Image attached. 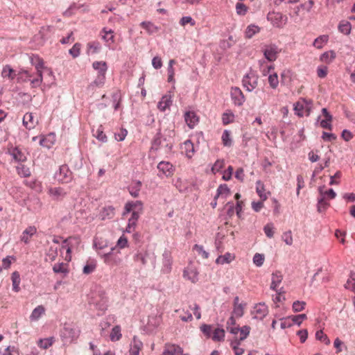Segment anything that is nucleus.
Here are the masks:
<instances>
[{
    "label": "nucleus",
    "mask_w": 355,
    "mask_h": 355,
    "mask_svg": "<svg viewBox=\"0 0 355 355\" xmlns=\"http://www.w3.org/2000/svg\"><path fill=\"white\" fill-rule=\"evenodd\" d=\"M230 95L235 105L241 106L245 102V96L242 91L237 87H232Z\"/></svg>",
    "instance_id": "obj_7"
},
{
    "label": "nucleus",
    "mask_w": 355,
    "mask_h": 355,
    "mask_svg": "<svg viewBox=\"0 0 355 355\" xmlns=\"http://www.w3.org/2000/svg\"><path fill=\"white\" fill-rule=\"evenodd\" d=\"M59 180L62 182H68L71 180V173L69 171L67 165L60 167Z\"/></svg>",
    "instance_id": "obj_17"
},
{
    "label": "nucleus",
    "mask_w": 355,
    "mask_h": 355,
    "mask_svg": "<svg viewBox=\"0 0 355 355\" xmlns=\"http://www.w3.org/2000/svg\"><path fill=\"white\" fill-rule=\"evenodd\" d=\"M1 76L3 78H8L10 80H13L15 78V73L14 70L10 65H6L3 68V70L1 71Z\"/></svg>",
    "instance_id": "obj_34"
},
{
    "label": "nucleus",
    "mask_w": 355,
    "mask_h": 355,
    "mask_svg": "<svg viewBox=\"0 0 355 355\" xmlns=\"http://www.w3.org/2000/svg\"><path fill=\"white\" fill-rule=\"evenodd\" d=\"M256 191L262 201H265L268 198V195L270 193L265 192V186L261 180L256 182Z\"/></svg>",
    "instance_id": "obj_19"
},
{
    "label": "nucleus",
    "mask_w": 355,
    "mask_h": 355,
    "mask_svg": "<svg viewBox=\"0 0 355 355\" xmlns=\"http://www.w3.org/2000/svg\"><path fill=\"white\" fill-rule=\"evenodd\" d=\"M181 149L182 152H184L186 156L188 158H191L194 155V146L193 144L191 141V140H187L185 141L182 146Z\"/></svg>",
    "instance_id": "obj_16"
},
{
    "label": "nucleus",
    "mask_w": 355,
    "mask_h": 355,
    "mask_svg": "<svg viewBox=\"0 0 355 355\" xmlns=\"http://www.w3.org/2000/svg\"><path fill=\"white\" fill-rule=\"evenodd\" d=\"M12 282V290L15 292H18L19 291V284H20V275L18 272L15 271L12 273L11 276Z\"/></svg>",
    "instance_id": "obj_36"
},
{
    "label": "nucleus",
    "mask_w": 355,
    "mask_h": 355,
    "mask_svg": "<svg viewBox=\"0 0 355 355\" xmlns=\"http://www.w3.org/2000/svg\"><path fill=\"white\" fill-rule=\"evenodd\" d=\"M234 115L232 112H225L222 116V121L224 125H227L234 121Z\"/></svg>",
    "instance_id": "obj_53"
},
{
    "label": "nucleus",
    "mask_w": 355,
    "mask_h": 355,
    "mask_svg": "<svg viewBox=\"0 0 355 355\" xmlns=\"http://www.w3.org/2000/svg\"><path fill=\"white\" fill-rule=\"evenodd\" d=\"M162 272L164 273H169L171 270L172 266V257L171 252L168 250H165L162 254Z\"/></svg>",
    "instance_id": "obj_10"
},
{
    "label": "nucleus",
    "mask_w": 355,
    "mask_h": 355,
    "mask_svg": "<svg viewBox=\"0 0 355 355\" xmlns=\"http://www.w3.org/2000/svg\"><path fill=\"white\" fill-rule=\"evenodd\" d=\"M316 339L323 342L326 345L330 344V340L328 338L327 336L322 331H318L315 334Z\"/></svg>",
    "instance_id": "obj_50"
},
{
    "label": "nucleus",
    "mask_w": 355,
    "mask_h": 355,
    "mask_svg": "<svg viewBox=\"0 0 355 355\" xmlns=\"http://www.w3.org/2000/svg\"><path fill=\"white\" fill-rule=\"evenodd\" d=\"M124 209L123 216H125L128 213L135 211H137V213L141 214L143 212V203L140 200L128 202L125 205Z\"/></svg>",
    "instance_id": "obj_8"
},
{
    "label": "nucleus",
    "mask_w": 355,
    "mask_h": 355,
    "mask_svg": "<svg viewBox=\"0 0 355 355\" xmlns=\"http://www.w3.org/2000/svg\"><path fill=\"white\" fill-rule=\"evenodd\" d=\"M172 104V99L171 95H164L162 97L161 100L157 104V108L161 112H164L167 108H169Z\"/></svg>",
    "instance_id": "obj_15"
},
{
    "label": "nucleus",
    "mask_w": 355,
    "mask_h": 355,
    "mask_svg": "<svg viewBox=\"0 0 355 355\" xmlns=\"http://www.w3.org/2000/svg\"><path fill=\"white\" fill-rule=\"evenodd\" d=\"M16 169L17 174L23 178L29 177L31 174L30 168L23 164H19Z\"/></svg>",
    "instance_id": "obj_30"
},
{
    "label": "nucleus",
    "mask_w": 355,
    "mask_h": 355,
    "mask_svg": "<svg viewBox=\"0 0 355 355\" xmlns=\"http://www.w3.org/2000/svg\"><path fill=\"white\" fill-rule=\"evenodd\" d=\"M193 250H196L198 254L201 256L203 259H207L209 257V252L204 250L202 245H200L198 244L194 245Z\"/></svg>",
    "instance_id": "obj_52"
},
{
    "label": "nucleus",
    "mask_w": 355,
    "mask_h": 355,
    "mask_svg": "<svg viewBox=\"0 0 355 355\" xmlns=\"http://www.w3.org/2000/svg\"><path fill=\"white\" fill-rule=\"evenodd\" d=\"M230 193V188L227 187L226 184H222L219 185L217 189V193L215 196V199L218 198L220 196H227Z\"/></svg>",
    "instance_id": "obj_37"
},
{
    "label": "nucleus",
    "mask_w": 355,
    "mask_h": 355,
    "mask_svg": "<svg viewBox=\"0 0 355 355\" xmlns=\"http://www.w3.org/2000/svg\"><path fill=\"white\" fill-rule=\"evenodd\" d=\"M264 259L263 254L256 253L253 257V262L257 266L260 267L263 264Z\"/></svg>",
    "instance_id": "obj_54"
},
{
    "label": "nucleus",
    "mask_w": 355,
    "mask_h": 355,
    "mask_svg": "<svg viewBox=\"0 0 355 355\" xmlns=\"http://www.w3.org/2000/svg\"><path fill=\"white\" fill-rule=\"evenodd\" d=\"M306 318V316L305 314L287 317L281 320V327L282 329H286L291 327L294 324L300 325Z\"/></svg>",
    "instance_id": "obj_4"
},
{
    "label": "nucleus",
    "mask_w": 355,
    "mask_h": 355,
    "mask_svg": "<svg viewBox=\"0 0 355 355\" xmlns=\"http://www.w3.org/2000/svg\"><path fill=\"white\" fill-rule=\"evenodd\" d=\"M157 168L166 177L172 175L174 172L173 166L168 162H160L157 165Z\"/></svg>",
    "instance_id": "obj_13"
},
{
    "label": "nucleus",
    "mask_w": 355,
    "mask_h": 355,
    "mask_svg": "<svg viewBox=\"0 0 355 355\" xmlns=\"http://www.w3.org/2000/svg\"><path fill=\"white\" fill-rule=\"evenodd\" d=\"M80 44L79 43H76L73 47L69 50V53L72 55L73 58H76L80 55Z\"/></svg>",
    "instance_id": "obj_58"
},
{
    "label": "nucleus",
    "mask_w": 355,
    "mask_h": 355,
    "mask_svg": "<svg viewBox=\"0 0 355 355\" xmlns=\"http://www.w3.org/2000/svg\"><path fill=\"white\" fill-rule=\"evenodd\" d=\"M184 119L189 128H193L198 121V118L193 112H187L184 114Z\"/></svg>",
    "instance_id": "obj_20"
},
{
    "label": "nucleus",
    "mask_w": 355,
    "mask_h": 355,
    "mask_svg": "<svg viewBox=\"0 0 355 355\" xmlns=\"http://www.w3.org/2000/svg\"><path fill=\"white\" fill-rule=\"evenodd\" d=\"M228 331L234 335V338H237L238 341L240 343L243 340H244L249 335L250 328L248 326H243L241 328H239L238 327L234 328H228Z\"/></svg>",
    "instance_id": "obj_5"
},
{
    "label": "nucleus",
    "mask_w": 355,
    "mask_h": 355,
    "mask_svg": "<svg viewBox=\"0 0 355 355\" xmlns=\"http://www.w3.org/2000/svg\"><path fill=\"white\" fill-rule=\"evenodd\" d=\"M234 259V256L229 252H227L224 255L218 256L216 260V263L218 264L230 263Z\"/></svg>",
    "instance_id": "obj_29"
},
{
    "label": "nucleus",
    "mask_w": 355,
    "mask_h": 355,
    "mask_svg": "<svg viewBox=\"0 0 355 355\" xmlns=\"http://www.w3.org/2000/svg\"><path fill=\"white\" fill-rule=\"evenodd\" d=\"M140 26L149 34L155 33L159 31V28L151 21H142Z\"/></svg>",
    "instance_id": "obj_25"
},
{
    "label": "nucleus",
    "mask_w": 355,
    "mask_h": 355,
    "mask_svg": "<svg viewBox=\"0 0 355 355\" xmlns=\"http://www.w3.org/2000/svg\"><path fill=\"white\" fill-rule=\"evenodd\" d=\"M223 144L225 146H231L232 145V141L230 137V132L227 130H224L222 135Z\"/></svg>",
    "instance_id": "obj_47"
},
{
    "label": "nucleus",
    "mask_w": 355,
    "mask_h": 355,
    "mask_svg": "<svg viewBox=\"0 0 355 355\" xmlns=\"http://www.w3.org/2000/svg\"><path fill=\"white\" fill-rule=\"evenodd\" d=\"M37 232L35 227L29 226L22 233V236L21 237V241L24 242L25 243H28L29 242V236H33Z\"/></svg>",
    "instance_id": "obj_22"
},
{
    "label": "nucleus",
    "mask_w": 355,
    "mask_h": 355,
    "mask_svg": "<svg viewBox=\"0 0 355 355\" xmlns=\"http://www.w3.org/2000/svg\"><path fill=\"white\" fill-rule=\"evenodd\" d=\"M200 330L205 336L207 338H211L215 342L224 340L225 332L223 329L216 328L213 330L211 325L205 324L200 327Z\"/></svg>",
    "instance_id": "obj_1"
},
{
    "label": "nucleus",
    "mask_w": 355,
    "mask_h": 355,
    "mask_svg": "<svg viewBox=\"0 0 355 355\" xmlns=\"http://www.w3.org/2000/svg\"><path fill=\"white\" fill-rule=\"evenodd\" d=\"M345 288L346 289L351 290L355 292V273L351 272L349 278L347 279V282L345 284Z\"/></svg>",
    "instance_id": "obj_44"
},
{
    "label": "nucleus",
    "mask_w": 355,
    "mask_h": 355,
    "mask_svg": "<svg viewBox=\"0 0 355 355\" xmlns=\"http://www.w3.org/2000/svg\"><path fill=\"white\" fill-rule=\"evenodd\" d=\"M268 83L271 88L276 89L279 85L278 76L276 73L269 75Z\"/></svg>",
    "instance_id": "obj_49"
},
{
    "label": "nucleus",
    "mask_w": 355,
    "mask_h": 355,
    "mask_svg": "<svg viewBox=\"0 0 355 355\" xmlns=\"http://www.w3.org/2000/svg\"><path fill=\"white\" fill-rule=\"evenodd\" d=\"M3 355H19V352L15 347L9 346L5 349Z\"/></svg>",
    "instance_id": "obj_61"
},
{
    "label": "nucleus",
    "mask_w": 355,
    "mask_h": 355,
    "mask_svg": "<svg viewBox=\"0 0 355 355\" xmlns=\"http://www.w3.org/2000/svg\"><path fill=\"white\" fill-rule=\"evenodd\" d=\"M282 237V240L286 243V245H291L293 244V236L291 230L284 232Z\"/></svg>",
    "instance_id": "obj_56"
},
{
    "label": "nucleus",
    "mask_w": 355,
    "mask_h": 355,
    "mask_svg": "<svg viewBox=\"0 0 355 355\" xmlns=\"http://www.w3.org/2000/svg\"><path fill=\"white\" fill-rule=\"evenodd\" d=\"M127 134L128 131L125 129L122 128L120 130L119 133H114V137L117 141H121L125 139Z\"/></svg>",
    "instance_id": "obj_63"
},
{
    "label": "nucleus",
    "mask_w": 355,
    "mask_h": 355,
    "mask_svg": "<svg viewBox=\"0 0 355 355\" xmlns=\"http://www.w3.org/2000/svg\"><path fill=\"white\" fill-rule=\"evenodd\" d=\"M324 187H319V192H320V194L321 196V197L320 198H318V205H317V208H318V211L319 212H322L324 210H326L327 209V207L329 206V203L327 202L324 198V196H323V188Z\"/></svg>",
    "instance_id": "obj_18"
},
{
    "label": "nucleus",
    "mask_w": 355,
    "mask_h": 355,
    "mask_svg": "<svg viewBox=\"0 0 355 355\" xmlns=\"http://www.w3.org/2000/svg\"><path fill=\"white\" fill-rule=\"evenodd\" d=\"M115 215V209L112 206L103 207L99 213V218L102 220L112 219Z\"/></svg>",
    "instance_id": "obj_14"
},
{
    "label": "nucleus",
    "mask_w": 355,
    "mask_h": 355,
    "mask_svg": "<svg viewBox=\"0 0 355 355\" xmlns=\"http://www.w3.org/2000/svg\"><path fill=\"white\" fill-rule=\"evenodd\" d=\"M264 57L270 62L275 61L277 58V49L275 45L266 46L263 49Z\"/></svg>",
    "instance_id": "obj_12"
},
{
    "label": "nucleus",
    "mask_w": 355,
    "mask_h": 355,
    "mask_svg": "<svg viewBox=\"0 0 355 355\" xmlns=\"http://www.w3.org/2000/svg\"><path fill=\"white\" fill-rule=\"evenodd\" d=\"M306 308V303L304 301H295L293 303V311H303Z\"/></svg>",
    "instance_id": "obj_55"
},
{
    "label": "nucleus",
    "mask_w": 355,
    "mask_h": 355,
    "mask_svg": "<svg viewBox=\"0 0 355 355\" xmlns=\"http://www.w3.org/2000/svg\"><path fill=\"white\" fill-rule=\"evenodd\" d=\"M80 335V330L77 328L66 325L61 333V337L64 343H71L76 340Z\"/></svg>",
    "instance_id": "obj_3"
},
{
    "label": "nucleus",
    "mask_w": 355,
    "mask_h": 355,
    "mask_svg": "<svg viewBox=\"0 0 355 355\" xmlns=\"http://www.w3.org/2000/svg\"><path fill=\"white\" fill-rule=\"evenodd\" d=\"M148 254L146 252H138L135 255L134 260L144 266L148 263Z\"/></svg>",
    "instance_id": "obj_41"
},
{
    "label": "nucleus",
    "mask_w": 355,
    "mask_h": 355,
    "mask_svg": "<svg viewBox=\"0 0 355 355\" xmlns=\"http://www.w3.org/2000/svg\"><path fill=\"white\" fill-rule=\"evenodd\" d=\"M257 77L254 76H250L249 75H246L245 76H244L242 83L243 87L246 88L247 91L252 92L257 86Z\"/></svg>",
    "instance_id": "obj_11"
},
{
    "label": "nucleus",
    "mask_w": 355,
    "mask_h": 355,
    "mask_svg": "<svg viewBox=\"0 0 355 355\" xmlns=\"http://www.w3.org/2000/svg\"><path fill=\"white\" fill-rule=\"evenodd\" d=\"M24 125L31 130L35 127V122L33 121V115L32 113L27 112L23 117Z\"/></svg>",
    "instance_id": "obj_27"
},
{
    "label": "nucleus",
    "mask_w": 355,
    "mask_h": 355,
    "mask_svg": "<svg viewBox=\"0 0 355 355\" xmlns=\"http://www.w3.org/2000/svg\"><path fill=\"white\" fill-rule=\"evenodd\" d=\"M241 343L238 341L237 338L233 339L231 342V347H232L235 355H242L244 353V349L239 347Z\"/></svg>",
    "instance_id": "obj_43"
},
{
    "label": "nucleus",
    "mask_w": 355,
    "mask_h": 355,
    "mask_svg": "<svg viewBox=\"0 0 355 355\" xmlns=\"http://www.w3.org/2000/svg\"><path fill=\"white\" fill-rule=\"evenodd\" d=\"M180 24L182 26H185L187 24H190L191 26H194L196 25V21L192 19L191 17L185 16L181 18Z\"/></svg>",
    "instance_id": "obj_59"
},
{
    "label": "nucleus",
    "mask_w": 355,
    "mask_h": 355,
    "mask_svg": "<svg viewBox=\"0 0 355 355\" xmlns=\"http://www.w3.org/2000/svg\"><path fill=\"white\" fill-rule=\"evenodd\" d=\"M338 28L340 33L347 35L351 32L352 25L348 21L342 20L339 23Z\"/></svg>",
    "instance_id": "obj_26"
},
{
    "label": "nucleus",
    "mask_w": 355,
    "mask_h": 355,
    "mask_svg": "<svg viewBox=\"0 0 355 355\" xmlns=\"http://www.w3.org/2000/svg\"><path fill=\"white\" fill-rule=\"evenodd\" d=\"M264 232L267 237L272 238L274 236V231L272 224H267L263 228Z\"/></svg>",
    "instance_id": "obj_64"
},
{
    "label": "nucleus",
    "mask_w": 355,
    "mask_h": 355,
    "mask_svg": "<svg viewBox=\"0 0 355 355\" xmlns=\"http://www.w3.org/2000/svg\"><path fill=\"white\" fill-rule=\"evenodd\" d=\"M53 26H47L41 27L38 35L40 36L41 39L45 40L49 37V34L51 33Z\"/></svg>",
    "instance_id": "obj_45"
},
{
    "label": "nucleus",
    "mask_w": 355,
    "mask_h": 355,
    "mask_svg": "<svg viewBox=\"0 0 355 355\" xmlns=\"http://www.w3.org/2000/svg\"><path fill=\"white\" fill-rule=\"evenodd\" d=\"M260 28L254 24L249 25L245 30V37L252 38L256 33H259Z\"/></svg>",
    "instance_id": "obj_38"
},
{
    "label": "nucleus",
    "mask_w": 355,
    "mask_h": 355,
    "mask_svg": "<svg viewBox=\"0 0 355 355\" xmlns=\"http://www.w3.org/2000/svg\"><path fill=\"white\" fill-rule=\"evenodd\" d=\"M236 12L239 15H244L247 12V6L241 3H237L236 5Z\"/></svg>",
    "instance_id": "obj_62"
},
{
    "label": "nucleus",
    "mask_w": 355,
    "mask_h": 355,
    "mask_svg": "<svg viewBox=\"0 0 355 355\" xmlns=\"http://www.w3.org/2000/svg\"><path fill=\"white\" fill-rule=\"evenodd\" d=\"M336 58V53L334 51H329L324 52L320 56V60L322 62L330 63L332 62Z\"/></svg>",
    "instance_id": "obj_40"
},
{
    "label": "nucleus",
    "mask_w": 355,
    "mask_h": 355,
    "mask_svg": "<svg viewBox=\"0 0 355 355\" xmlns=\"http://www.w3.org/2000/svg\"><path fill=\"white\" fill-rule=\"evenodd\" d=\"M184 277L189 279L193 283H196L198 279L197 271L193 269L184 270Z\"/></svg>",
    "instance_id": "obj_33"
},
{
    "label": "nucleus",
    "mask_w": 355,
    "mask_h": 355,
    "mask_svg": "<svg viewBox=\"0 0 355 355\" xmlns=\"http://www.w3.org/2000/svg\"><path fill=\"white\" fill-rule=\"evenodd\" d=\"M105 73H98L96 78L94 80L92 84L96 86L100 87L105 83Z\"/></svg>",
    "instance_id": "obj_57"
},
{
    "label": "nucleus",
    "mask_w": 355,
    "mask_h": 355,
    "mask_svg": "<svg viewBox=\"0 0 355 355\" xmlns=\"http://www.w3.org/2000/svg\"><path fill=\"white\" fill-rule=\"evenodd\" d=\"M53 270L55 273H68V270L66 264L64 263H56L53 267Z\"/></svg>",
    "instance_id": "obj_48"
},
{
    "label": "nucleus",
    "mask_w": 355,
    "mask_h": 355,
    "mask_svg": "<svg viewBox=\"0 0 355 355\" xmlns=\"http://www.w3.org/2000/svg\"><path fill=\"white\" fill-rule=\"evenodd\" d=\"M92 66L95 70L98 71V73H105L107 70V64L103 61H96Z\"/></svg>",
    "instance_id": "obj_32"
},
{
    "label": "nucleus",
    "mask_w": 355,
    "mask_h": 355,
    "mask_svg": "<svg viewBox=\"0 0 355 355\" xmlns=\"http://www.w3.org/2000/svg\"><path fill=\"white\" fill-rule=\"evenodd\" d=\"M40 144L43 147L51 148L54 144L53 134L42 137L40 141Z\"/></svg>",
    "instance_id": "obj_28"
},
{
    "label": "nucleus",
    "mask_w": 355,
    "mask_h": 355,
    "mask_svg": "<svg viewBox=\"0 0 355 355\" xmlns=\"http://www.w3.org/2000/svg\"><path fill=\"white\" fill-rule=\"evenodd\" d=\"M43 65H44V64L42 62H40L36 65V69H37V73H38V77L33 78V80H31L33 87H36L40 86V85L41 84V83L42 81V71L40 70V69L42 68Z\"/></svg>",
    "instance_id": "obj_23"
},
{
    "label": "nucleus",
    "mask_w": 355,
    "mask_h": 355,
    "mask_svg": "<svg viewBox=\"0 0 355 355\" xmlns=\"http://www.w3.org/2000/svg\"><path fill=\"white\" fill-rule=\"evenodd\" d=\"M168 148V149H171L172 144L166 142V139L164 138L160 132H157L152 141V148L157 150L158 149L162 147Z\"/></svg>",
    "instance_id": "obj_6"
},
{
    "label": "nucleus",
    "mask_w": 355,
    "mask_h": 355,
    "mask_svg": "<svg viewBox=\"0 0 355 355\" xmlns=\"http://www.w3.org/2000/svg\"><path fill=\"white\" fill-rule=\"evenodd\" d=\"M88 51L92 53L98 52L101 49V44L98 42H92L87 44Z\"/></svg>",
    "instance_id": "obj_51"
},
{
    "label": "nucleus",
    "mask_w": 355,
    "mask_h": 355,
    "mask_svg": "<svg viewBox=\"0 0 355 355\" xmlns=\"http://www.w3.org/2000/svg\"><path fill=\"white\" fill-rule=\"evenodd\" d=\"M10 153L17 162H23L26 160V156L17 147L14 148Z\"/></svg>",
    "instance_id": "obj_24"
},
{
    "label": "nucleus",
    "mask_w": 355,
    "mask_h": 355,
    "mask_svg": "<svg viewBox=\"0 0 355 355\" xmlns=\"http://www.w3.org/2000/svg\"><path fill=\"white\" fill-rule=\"evenodd\" d=\"M58 255L57 246H50L46 254V261H53Z\"/></svg>",
    "instance_id": "obj_31"
},
{
    "label": "nucleus",
    "mask_w": 355,
    "mask_h": 355,
    "mask_svg": "<svg viewBox=\"0 0 355 355\" xmlns=\"http://www.w3.org/2000/svg\"><path fill=\"white\" fill-rule=\"evenodd\" d=\"M283 279V276L280 271H275L272 274V282L270 285V288L277 291L279 284L282 282Z\"/></svg>",
    "instance_id": "obj_21"
},
{
    "label": "nucleus",
    "mask_w": 355,
    "mask_h": 355,
    "mask_svg": "<svg viewBox=\"0 0 355 355\" xmlns=\"http://www.w3.org/2000/svg\"><path fill=\"white\" fill-rule=\"evenodd\" d=\"M183 349L175 344L168 343L165 345L164 352L162 355H183Z\"/></svg>",
    "instance_id": "obj_9"
},
{
    "label": "nucleus",
    "mask_w": 355,
    "mask_h": 355,
    "mask_svg": "<svg viewBox=\"0 0 355 355\" xmlns=\"http://www.w3.org/2000/svg\"><path fill=\"white\" fill-rule=\"evenodd\" d=\"M121 336V327L119 326H115L112 328L110 337L112 341H117L120 340Z\"/></svg>",
    "instance_id": "obj_42"
},
{
    "label": "nucleus",
    "mask_w": 355,
    "mask_h": 355,
    "mask_svg": "<svg viewBox=\"0 0 355 355\" xmlns=\"http://www.w3.org/2000/svg\"><path fill=\"white\" fill-rule=\"evenodd\" d=\"M103 31L105 33V35H103V39L106 40L107 42L111 41L112 42H113V31L112 30L107 31L106 28H103Z\"/></svg>",
    "instance_id": "obj_60"
},
{
    "label": "nucleus",
    "mask_w": 355,
    "mask_h": 355,
    "mask_svg": "<svg viewBox=\"0 0 355 355\" xmlns=\"http://www.w3.org/2000/svg\"><path fill=\"white\" fill-rule=\"evenodd\" d=\"M328 35H320L314 40L313 45L317 49H321L328 42Z\"/></svg>",
    "instance_id": "obj_39"
},
{
    "label": "nucleus",
    "mask_w": 355,
    "mask_h": 355,
    "mask_svg": "<svg viewBox=\"0 0 355 355\" xmlns=\"http://www.w3.org/2000/svg\"><path fill=\"white\" fill-rule=\"evenodd\" d=\"M54 343V338L50 337L44 339H40L37 342V345L42 349H47L51 347Z\"/></svg>",
    "instance_id": "obj_35"
},
{
    "label": "nucleus",
    "mask_w": 355,
    "mask_h": 355,
    "mask_svg": "<svg viewBox=\"0 0 355 355\" xmlns=\"http://www.w3.org/2000/svg\"><path fill=\"white\" fill-rule=\"evenodd\" d=\"M104 263L110 266H116L122 263L121 257V252L116 249V247L110 248V251L107 253L101 254Z\"/></svg>",
    "instance_id": "obj_2"
},
{
    "label": "nucleus",
    "mask_w": 355,
    "mask_h": 355,
    "mask_svg": "<svg viewBox=\"0 0 355 355\" xmlns=\"http://www.w3.org/2000/svg\"><path fill=\"white\" fill-rule=\"evenodd\" d=\"M275 17L277 21H275V25L277 27H282L286 22V17L283 15L282 13H276Z\"/></svg>",
    "instance_id": "obj_46"
}]
</instances>
